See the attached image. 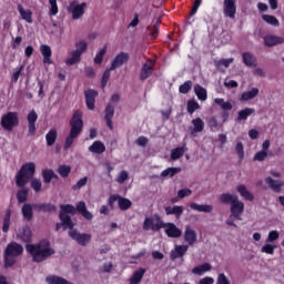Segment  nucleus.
<instances>
[{
    "label": "nucleus",
    "mask_w": 284,
    "mask_h": 284,
    "mask_svg": "<svg viewBox=\"0 0 284 284\" xmlns=\"http://www.w3.org/2000/svg\"><path fill=\"white\" fill-rule=\"evenodd\" d=\"M187 152V146L185 144L183 146L175 148L171 151V160L179 161Z\"/></svg>",
    "instance_id": "nucleus-34"
},
{
    "label": "nucleus",
    "mask_w": 284,
    "mask_h": 284,
    "mask_svg": "<svg viewBox=\"0 0 284 284\" xmlns=\"http://www.w3.org/2000/svg\"><path fill=\"white\" fill-rule=\"evenodd\" d=\"M70 172H72V168L69 165L62 164L58 168V174H60L62 179H68V176H70Z\"/></svg>",
    "instance_id": "nucleus-46"
},
{
    "label": "nucleus",
    "mask_w": 284,
    "mask_h": 284,
    "mask_svg": "<svg viewBox=\"0 0 284 284\" xmlns=\"http://www.w3.org/2000/svg\"><path fill=\"white\" fill-rule=\"evenodd\" d=\"M192 125H193V129L191 130L192 136H194V134H199V132H203V130H205V122L201 118L193 119Z\"/></svg>",
    "instance_id": "nucleus-24"
},
{
    "label": "nucleus",
    "mask_w": 284,
    "mask_h": 284,
    "mask_svg": "<svg viewBox=\"0 0 284 284\" xmlns=\"http://www.w3.org/2000/svg\"><path fill=\"white\" fill-rule=\"evenodd\" d=\"M39 119V114L37 111L31 110L27 115L28 121V136H34L37 134V121Z\"/></svg>",
    "instance_id": "nucleus-10"
},
{
    "label": "nucleus",
    "mask_w": 284,
    "mask_h": 284,
    "mask_svg": "<svg viewBox=\"0 0 284 284\" xmlns=\"http://www.w3.org/2000/svg\"><path fill=\"white\" fill-rule=\"evenodd\" d=\"M18 236L22 243H30L32 241V231L30 229H22Z\"/></svg>",
    "instance_id": "nucleus-43"
},
{
    "label": "nucleus",
    "mask_w": 284,
    "mask_h": 284,
    "mask_svg": "<svg viewBox=\"0 0 284 284\" xmlns=\"http://www.w3.org/2000/svg\"><path fill=\"white\" fill-rule=\"evenodd\" d=\"M145 268L140 267L136 270L133 275L129 280V284H139L141 281H143V276H145Z\"/></svg>",
    "instance_id": "nucleus-27"
},
{
    "label": "nucleus",
    "mask_w": 284,
    "mask_h": 284,
    "mask_svg": "<svg viewBox=\"0 0 284 284\" xmlns=\"http://www.w3.org/2000/svg\"><path fill=\"white\" fill-rule=\"evenodd\" d=\"M243 212H245V203L235 200L232 204H231V216H233L236 221H241V214H243Z\"/></svg>",
    "instance_id": "nucleus-14"
},
{
    "label": "nucleus",
    "mask_w": 284,
    "mask_h": 284,
    "mask_svg": "<svg viewBox=\"0 0 284 284\" xmlns=\"http://www.w3.org/2000/svg\"><path fill=\"white\" fill-rule=\"evenodd\" d=\"M252 114H256V109L254 108H245L237 112V121H247V118L252 116Z\"/></svg>",
    "instance_id": "nucleus-28"
},
{
    "label": "nucleus",
    "mask_w": 284,
    "mask_h": 284,
    "mask_svg": "<svg viewBox=\"0 0 284 284\" xmlns=\"http://www.w3.org/2000/svg\"><path fill=\"white\" fill-rule=\"evenodd\" d=\"M242 59H243V63L247 67V68H256V65H258L257 61H256V57H254V54L250 53V52H244L242 54Z\"/></svg>",
    "instance_id": "nucleus-26"
},
{
    "label": "nucleus",
    "mask_w": 284,
    "mask_h": 284,
    "mask_svg": "<svg viewBox=\"0 0 284 284\" xmlns=\"http://www.w3.org/2000/svg\"><path fill=\"white\" fill-rule=\"evenodd\" d=\"M200 108H201V105L199 104V102L196 100H189L186 103V110H187L189 114L196 112V110H199Z\"/></svg>",
    "instance_id": "nucleus-48"
},
{
    "label": "nucleus",
    "mask_w": 284,
    "mask_h": 284,
    "mask_svg": "<svg viewBox=\"0 0 284 284\" xmlns=\"http://www.w3.org/2000/svg\"><path fill=\"white\" fill-rule=\"evenodd\" d=\"M154 219L156 221V230L164 229V232L166 236H169V239H181L183 231H181V229H179L176 224L172 222H163V217H161V215L159 214H154Z\"/></svg>",
    "instance_id": "nucleus-5"
},
{
    "label": "nucleus",
    "mask_w": 284,
    "mask_h": 284,
    "mask_svg": "<svg viewBox=\"0 0 284 284\" xmlns=\"http://www.w3.org/2000/svg\"><path fill=\"white\" fill-rule=\"evenodd\" d=\"M18 203H26L28 201V189L19 190L17 193Z\"/></svg>",
    "instance_id": "nucleus-52"
},
{
    "label": "nucleus",
    "mask_w": 284,
    "mask_h": 284,
    "mask_svg": "<svg viewBox=\"0 0 284 284\" xmlns=\"http://www.w3.org/2000/svg\"><path fill=\"white\" fill-rule=\"evenodd\" d=\"M154 60H146V62L142 65V69L140 71V81H145L146 79H150L152 74H154Z\"/></svg>",
    "instance_id": "nucleus-11"
},
{
    "label": "nucleus",
    "mask_w": 284,
    "mask_h": 284,
    "mask_svg": "<svg viewBox=\"0 0 284 284\" xmlns=\"http://www.w3.org/2000/svg\"><path fill=\"white\" fill-rule=\"evenodd\" d=\"M192 195V190L190 189H182L178 191V197L180 199H185V196H191Z\"/></svg>",
    "instance_id": "nucleus-63"
},
{
    "label": "nucleus",
    "mask_w": 284,
    "mask_h": 284,
    "mask_svg": "<svg viewBox=\"0 0 284 284\" xmlns=\"http://www.w3.org/2000/svg\"><path fill=\"white\" fill-rule=\"evenodd\" d=\"M258 97V88H253L250 91H245L241 94L240 101H252V99H256Z\"/></svg>",
    "instance_id": "nucleus-29"
},
{
    "label": "nucleus",
    "mask_w": 284,
    "mask_h": 284,
    "mask_svg": "<svg viewBox=\"0 0 284 284\" xmlns=\"http://www.w3.org/2000/svg\"><path fill=\"white\" fill-rule=\"evenodd\" d=\"M190 207L194 210L195 212H205L206 214H210L214 207L210 204H196L191 203Z\"/></svg>",
    "instance_id": "nucleus-32"
},
{
    "label": "nucleus",
    "mask_w": 284,
    "mask_h": 284,
    "mask_svg": "<svg viewBox=\"0 0 284 284\" xmlns=\"http://www.w3.org/2000/svg\"><path fill=\"white\" fill-rule=\"evenodd\" d=\"M214 103L216 105H220L221 110H223L221 118L223 119V122L227 121L230 119V111L234 108L230 101L225 102V99L223 98H216L214 99Z\"/></svg>",
    "instance_id": "nucleus-9"
},
{
    "label": "nucleus",
    "mask_w": 284,
    "mask_h": 284,
    "mask_svg": "<svg viewBox=\"0 0 284 284\" xmlns=\"http://www.w3.org/2000/svg\"><path fill=\"white\" fill-rule=\"evenodd\" d=\"M88 50V42L84 40H81L75 43V52H80V54H83V52H87Z\"/></svg>",
    "instance_id": "nucleus-56"
},
{
    "label": "nucleus",
    "mask_w": 284,
    "mask_h": 284,
    "mask_svg": "<svg viewBox=\"0 0 284 284\" xmlns=\"http://www.w3.org/2000/svg\"><path fill=\"white\" fill-rule=\"evenodd\" d=\"M88 185V176L81 178L73 186L72 190L73 192H77L81 190V187H85Z\"/></svg>",
    "instance_id": "nucleus-55"
},
{
    "label": "nucleus",
    "mask_w": 284,
    "mask_h": 284,
    "mask_svg": "<svg viewBox=\"0 0 284 284\" xmlns=\"http://www.w3.org/2000/svg\"><path fill=\"white\" fill-rule=\"evenodd\" d=\"M37 172V165L34 162L24 163L16 175V184L18 187H26V184L30 179L34 176Z\"/></svg>",
    "instance_id": "nucleus-4"
},
{
    "label": "nucleus",
    "mask_w": 284,
    "mask_h": 284,
    "mask_svg": "<svg viewBox=\"0 0 284 284\" xmlns=\"http://www.w3.org/2000/svg\"><path fill=\"white\" fill-rule=\"evenodd\" d=\"M194 92L199 101H207V90H205L201 84L194 85Z\"/></svg>",
    "instance_id": "nucleus-37"
},
{
    "label": "nucleus",
    "mask_w": 284,
    "mask_h": 284,
    "mask_svg": "<svg viewBox=\"0 0 284 284\" xmlns=\"http://www.w3.org/2000/svg\"><path fill=\"white\" fill-rule=\"evenodd\" d=\"M40 52L43 57V63L52 65V49L48 44L40 45Z\"/></svg>",
    "instance_id": "nucleus-20"
},
{
    "label": "nucleus",
    "mask_w": 284,
    "mask_h": 284,
    "mask_svg": "<svg viewBox=\"0 0 284 284\" xmlns=\"http://www.w3.org/2000/svg\"><path fill=\"white\" fill-rule=\"evenodd\" d=\"M164 211L166 216L175 215V219H181L183 215L184 209L181 205H174V206H164Z\"/></svg>",
    "instance_id": "nucleus-21"
},
{
    "label": "nucleus",
    "mask_w": 284,
    "mask_h": 284,
    "mask_svg": "<svg viewBox=\"0 0 284 284\" xmlns=\"http://www.w3.org/2000/svg\"><path fill=\"white\" fill-rule=\"evenodd\" d=\"M10 216H12V213L8 211L6 213L4 220H3V225H2V232H8L10 230Z\"/></svg>",
    "instance_id": "nucleus-58"
},
{
    "label": "nucleus",
    "mask_w": 284,
    "mask_h": 284,
    "mask_svg": "<svg viewBox=\"0 0 284 284\" xmlns=\"http://www.w3.org/2000/svg\"><path fill=\"white\" fill-rule=\"evenodd\" d=\"M265 183L266 185H268L270 190L275 192V194H281V192H283V187H284L283 180H274L272 176H266Z\"/></svg>",
    "instance_id": "nucleus-16"
},
{
    "label": "nucleus",
    "mask_w": 284,
    "mask_h": 284,
    "mask_svg": "<svg viewBox=\"0 0 284 284\" xmlns=\"http://www.w3.org/2000/svg\"><path fill=\"white\" fill-rule=\"evenodd\" d=\"M130 61V54L128 52H120L115 55L113 59L110 70H116V68H121L122 65H125Z\"/></svg>",
    "instance_id": "nucleus-13"
},
{
    "label": "nucleus",
    "mask_w": 284,
    "mask_h": 284,
    "mask_svg": "<svg viewBox=\"0 0 284 284\" xmlns=\"http://www.w3.org/2000/svg\"><path fill=\"white\" fill-rule=\"evenodd\" d=\"M81 52L73 50L71 57L65 60L67 65H74L81 61Z\"/></svg>",
    "instance_id": "nucleus-42"
},
{
    "label": "nucleus",
    "mask_w": 284,
    "mask_h": 284,
    "mask_svg": "<svg viewBox=\"0 0 284 284\" xmlns=\"http://www.w3.org/2000/svg\"><path fill=\"white\" fill-rule=\"evenodd\" d=\"M89 152H92L93 154H103V152H105V144L101 141H95L89 146Z\"/></svg>",
    "instance_id": "nucleus-31"
},
{
    "label": "nucleus",
    "mask_w": 284,
    "mask_h": 284,
    "mask_svg": "<svg viewBox=\"0 0 284 284\" xmlns=\"http://www.w3.org/2000/svg\"><path fill=\"white\" fill-rule=\"evenodd\" d=\"M77 214V207L72 204H60V213L59 219L61 222L55 224V232L59 230H69V236L72 241H75L78 245L85 247L92 241V234L90 233H79L77 229H74V222L72 221L71 216ZM71 215V216H70Z\"/></svg>",
    "instance_id": "nucleus-1"
},
{
    "label": "nucleus",
    "mask_w": 284,
    "mask_h": 284,
    "mask_svg": "<svg viewBox=\"0 0 284 284\" xmlns=\"http://www.w3.org/2000/svg\"><path fill=\"white\" fill-rule=\"evenodd\" d=\"M26 250L32 256L33 263H43V261H48L50 256L55 254L48 240H42L37 244H27Z\"/></svg>",
    "instance_id": "nucleus-2"
},
{
    "label": "nucleus",
    "mask_w": 284,
    "mask_h": 284,
    "mask_svg": "<svg viewBox=\"0 0 284 284\" xmlns=\"http://www.w3.org/2000/svg\"><path fill=\"white\" fill-rule=\"evenodd\" d=\"M235 151L240 161H243V159H245V148L243 146V142L236 143Z\"/></svg>",
    "instance_id": "nucleus-54"
},
{
    "label": "nucleus",
    "mask_w": 284,
    "mask_h": 284,
    "mask_svg": "<svg viewBox=\"0 0 284 284\" xmlns=\"http://www.w3.org/2000/svg\"><path fill=\"white\" fill-rule=\"evenodd\" d=\"M50 10L49 16L50 17H57L59 14V4H57V0H49Z\"/></svg>",
    "instance_id": "nucleus-50"
},
{
    "label": "nucleus",
    "mask_w": 284,
    "mask_h": 284,
    "mask_svg": "<svg viewBox=\"0 0 284 284\" xmlns=\"http://www.w3.org/2000/svg\"><path fill=\"white\" fill-rule=\"evenodd\" d=\"M23 254V246L17 242H11L4 250V267H12L17 263V256Z\"/></svg>",
    "instance_id": "nucleus-6"
},
{
    "label": "nucleus",
    "mask_w": 284,
    "mask_h": 284,
    "mask_svg": "<svg viewBox=\"0 0 284 284\" xmlns=\"http://www.w3.org/2000/svg\"><path fill=\"white\" fill-rule=\"evenodd\" d=\"M105 52H108V49L104 47L97 53L94 58V63L97 65H101V63H103V57H105Z\"/></svg>",
    "instance_id": "nucleus-53"
},
{
    "label": "nucleus",
    "mask_w": 284,
    "mask_h": 284,
    "mask_svg": "<svg viewBox=\"0 0 284 284\" xmlns=\"http://www.w3.org/2000/svg\"><path fill=\"white\" fill-rule=\"evenodd\" d=\"M184 241L189 245H194L196 243V231H194L191 226H186L184 231Z\"/></svg>",
    "instance_id": "nucleus-25"
},
{
    "label": "nucleus",
    "mask_w": 284,
    "mask_h": 284,
    "mask_svg": "<svg viewBox=\"0 0 284 284\" xmlns=\"http://www.w3.org/2000/svg\"><path fill=\"white\" fill-rule=\"evenodd\" d=\"M265 159H267V152L266 151H260V152H256L254 158H253V161H265Z\"/></svg>",
    "instance_id": "nucleus-61"
},
{
    "label": "nucleus",
    "mask_w": 284,
    "mask_h": 284,
    "mask_svg": "<svg viewBox=\"0 0 284 284\" xmlns=\"http://www.w3.org/2000/svg\"><path fill=\"white\" fill-rule=\"evenodd\" d=\"M87 6L88 4L85 2H82L81 4H79V2H77V1L71 2L69 6V12H71L72 19H74V20L81 19L83 17V14H85Z\"/></svg>",
    "instance_id": "nucleus-8"
},
{
    "label": "nucleus",
    "mask_w": 284,
    "mask_h": 284,
    "mask_svg": "<svg viewBox=\"0 0 284 284\" xmlns=\"http://www.w3.org/2000/svg\"><path fill=\"white\" fill-rule=\"evenodd\" d=\"M154 221H156V219H154V215L153 217H145L143 222V230L145 231L152 230V232L161 231V229H156V222L154 224Z\"/></svg>",
    "instance_id": "nucleus-33"
},
{
    "label": "nucleus",
    "mask_w": 284,
    "mask_h": 284,
    "mask_svg": "<svg viewBox=\"0 0 284 284\" xmlns=\"http://www.w3.org/2000/svg\"><path fill=\"white\" fill-rule=\"evenodd\" d=\"M42 178L44 183H52V179H59V175L54 173L52 169H44L42 170Z\"/></svg>",
    "instance_id": "nucleus-39"
},
{
    "label": "nucleus",
    "mask_w": 284,
    "mask_h": 284,
    "mask_svg": "<svg viewBox=\"0 0 284 284\" xmlns=\"http://www.w3.org/2000/svg\"><path fill=\"white\" fill-rule=\"evenodd\" d=\"M190 246L187 245H175L174 251H171V261H176V258H183V255L187 253Z\"/></svg>",
    "instance_id": "nucleus-19"
},
{
    "label": "nucleus",
    "mask_w": 284,
    "mask_h": 284,
    "mask_svg": "<svg viewBox=\"0 0 284 284\" xmlns=\"http://www.w3.org/2000/svg\"><path fill=\"white\" fill-rule=\"evenodd\" d=\"M21 212L24 221H32L34 217V204H23Z\"/></svg>",
    "instance_id": "nucleus-22"
},
{
    "label": "nucleus",
    "mask_w": 284,
    "mask_h": 284,
    "mask_svg": "<svg viewBox=\"0 0 284 284\" xmlns=\"http://www.w3.org/2000/svg\"><path fill=\"white\" fill-rule=\"evenodd\" d=\"M212 271V264L210 263H204L202 265L193 267L192 272L193 274H196L197 276H203L205 272H211Z\"/></svg>",
    "instance_id": "nucleus-35"
},
{
    "label": "nucleus",
    "mask_w": 284,
    "mask_h": 284,
    "mask_svg": "<svg viewBox=\"0 0 284 284\" xmlns=\"http://www.w3.org/2000/svg\"><path fill=\"white\" fill-rule=\"evenodd\" d=\"M223 12L224 17L236 19V0H224Z\"/></svg>",
    "instance_id": "nucleus-12"
},
{
    "label": "nucleus",
    "mask_w": 284,
    "mask_h": 284,
    "mask_svg": "<svg viewBox=\"0 0 284 284\" xmlns=\"http://www.w3.org/2000/svg\"><path fill=\"white\" fill-rule=\"evenodd\" d=\"M128 179H130L128 171H121L116 178V183L123 184L125 181H128Z\"/></svg>",
    "instance_id": "nucleus-60"
},
{
    "label": "nucleus",
    "mask_w": 284,
    "mask_h": 284,
    "mask_svg": "<svg viewBox=\"0 0 284 284\" xmlns=\"http://www.w3.org/2000/svg\"><path fill=\"white\" fill-rule=\"evenodd\" d=\"M42 185L41 180L34 179L31 181V187L34 190V192H41Z\"/></svg>",
    "instance_id": "nucleus-62"
},
{
    "label": "nucleus",
    "mask_w": 284,
    "mask_h": 284,
    "mask_svg": "<svg viewBox=\"0 0 284 284\" xmlns=\"http://www.w3.org/2000/svg\"><path fill=\"white\" fill-rule=\"evenodd\" d=\"M239 199V195H232L230 193H222L220 195V203H223V205H231Z\"/></svg>",
    "instance_id": "nucleus-38"
},
{
    "label": "nucleus",
    "mask_w": 284,
    "mask_h": 284,
    "mask_svg": "<svg viewBox=\"0 0 284 284\" xmlns=\"http://www.w3.org/2000/svg\"><path fill=\"white\" fill-rule=\"evenodd\" d=\"M19 125V113L9 111L1 118V126L7 132H12Z\"/></svg>",
    "instance_id": "nucleus-7"
},
{
    "label": "nucleus",
    "mask_w": 284,
    "mask_h": 284,
    "mask_svg": "<svg viewBox=\"0 0 284 284\" xmlns=\"http://www.w3.org/2000/svg\"><path fill=\"white\" fill-rule=\"evenodd\" d=\"M18 12L23 21H27V23H32V11L26 10L23 9V6L18 4Z\"/></svg>",
    "instance_id": "nucleus-40"
},
{
    "label": "nucleus",
    "mask_w": 284,
    "mask_h": 284,
    "mask_svg": "<svg viewBox=\"0 0 284 284\" xmlns=\"http://www.w3.org/2000/svg\"><path fill=\"white\" fill-rule=\"evenodd\" d=\"M192 90V80L185 81L183 84L180 85L179 92L180 94H187Z\"/></svg>",
    "instance_id": "nucleus-51"
},
{
    "label": "nucleus",
    "mask_w": 284,
    "mask_h": 284,
    "mask_svg": "<svg viewBox=\"0 0 284 284\" xmlns=\"http://www.w3.org/2000/svg\"><path fill=\"white\" fill-rule=\"evenodd\" d=\"M181 172V168H168L164 171L161 172L162 179H166V176H174Z\"/></svg>",
    "instance_id": "nucleus-45"
},
{
    "label": "nucleus",
    "mask_w": 284,
    "mask_h": 284,
    "mask_svg": "<svg viewBox=\"0 0 284 284\" xmlns=\"http://www.w3.org/2000/svg\"><path fill=\"white\" fill-rule=\"evenodd\" d=\"M97 97H99V92L94 89H89L84 91V99H85L88 110H94L95 103H97Z\"/></svg>",
    "instance_id": "nucleus-15"
},
{
    "label": "nucleus",
    "mask_w": 284,
    "mask_h": 284,
    "mask_svg": "<svg viewBox=\"0 0 284 284\" xmlns=\"http://www.w3.org/2000/svg\"><path fill=\"white\" fill-rule=\"evenodd\" d=\"M274 250H276V245L270 244V242H267V244L263 245L261 248V252L263 254H274Z\"/></svg>",
    "instance_id": "nucleus-57"
},
{
    "label": "nucleus",
    "mask_w": 284,
    "mask_h": 284,
    "mask_svg": "<svg viewBox=\"0 0 284 284\" xmlns=\"http://www.w3.org/2000/svg\"><path fill=\"white\" fill-rule=\"evenodd\" d=\"M112 119H114V105L109 103L104 109V120L106 123V128H109L111 132L114 130V123L112 122Z\"/></svg>",
    "instance_id": "nucleus-17"
},
{
    "label": "nucleus",
    "mask_w": 284,
    "mask_h": 284,
    "mask_svg": "<svg viewBox=\"0 0 284 284\" xmlns=\"http://www.w3.org/2000/svg\"><path fill=\"white\" fill-rule=\"evenodd\" d=\"M278 236H281V233H278V231H271L266 239V243H274V241H278Z\"/></svg>",
    "instance_id": "nucleus-59"
},
{
    "label": "nucleus",
    "mask_w": 284,
    "mask_h": 284,
    "mask_svg": "<svg viewBox=\"0 0 284 284\" xmlns=\"http://www.w3.org/2000/svg\"><path fill=\"white\" fill-rule=\"evenodd\" d=\"M236 190L240 196H243L245 201H254V194L247 191V186H245V184L237 185Z\"/></svg>",
    "instance_id": "nucleus-30"
},
{
    "label": "nucleus",
    "mask_w": 284,
    "mask_h": 284,
    "mask_svg": "<svg viewBox=\"0 0 284 284\" xmlns=\"http://www.w3.org/2000/svg\"><path fill=\"white\" fill-rule=\"evenodd\" d=\"M234 63V58L221 59L215 61L216 68H230V64Z\"/></svg>",
    "instance_id": "nucleus-49"
},
{
    "label": "nucleus",
    "mask_w": 284,
    "mask_h": 284,
    "mask_svg": "<svg viewBox=\"0 0 284 284\" xmlns=\"http://www.w3.org/2000/svg\"><path fill=\"white\" fill-rule=\"evenodd\" d=\"M57 129H51L47 134H45V141L48 148H52L54 143H57Z\"/></svg>",
    "instance_id": "nucleus-41"
},
{
    "label": "nucleus",
    "mask_w": 284,
    "mask_h": 284,
    "mask_svg": "<svg viewBox=\"0 0 284 284\" xmlns=\"http://www.w3.org/2000/svg\"><path fill=\"white\" fill-rule=\"evenodd\" d=\"M161 26V20H158L153 27H148L146 30L150 31L151 39H156L159 37V28Z\"/></svg>",
    "instance_id": "nucleus-47"
},
{
    "label": "nucleus",
    "mask_w": 284,
    "mask_h": 284,
    "mask_svg": "<svg viewBox=\"0 0 284 284\" xmlns=\"http://www.w3.org/2000/svg\"><path fill=\"white\" fill-rule=\"evenodd\" d=\"M33 210L36 212H57V205L52 203H38L33 204Z\"/></svg>",
    "instance_id": "nucleus-23"
},
{
    "label": "nucleus",
    "mask_w": 284,
    "mask_h": 284,
    "mask_svg": "<svg viewBox=\"0 0 284 284\" xmlns=\"http://www.w3.org/2000/svg\"><path fill=\"white\" fill-rule=\"evenodd\" d=\"M118 205L122 212H125L132 207V201H130L128 197L118 195Z\"/></svg>",
    "instance_id": "nucleus-36"
},
{
    "label": "nucleus",
    "mask_w": 284,
    "mask_h": 284,
    "mask_svg": "<svg viewBox=\"0 0 284 284\" xmlns=\"http://www.w3.org/2000/svg\"><path fill=\"white\" fill-rule=\"evenodd\" d=\"M70 132L64 142V150H70L74 143V139H79L83 132V112L75 110L69 121Z\"/></svg>",
    "instance_id": "nucleus-3"
},
{
    "label": "nucleus",
    "mask_w": 284,
    "mask_h": 284,
    "mask_svg": "<svg viewBox=\"0 0 284 284\" xmlns=\"http://www.w3.org/2000/svg\"><path fill=\"white\" fill-rule=\"evenodd\" d=\"M217 284H231L230 280H227V276H225V273H220L219 274Z\"/></svg>",
    "instance_id": "nucleus-64"
},
{
    "label": "nucleus",
    "mask_w": 284,
    "mask_h": 284,
    "mask_svg": "<svg viewBox=\"0 0 284 284\" xmlns=\"http://www.w3.org/2000/svg\"><path fill=\"white\" fill-rule=\"evenodd\" d=\"M262 19L265 23H268V26H274V28H278V26H281V22H278V19L274 16L263 14Z\"/></svg>",
    "instance_id": "nucleus-44"
},
{
    "label": "nucleus",
    "mask_w": 284,
    "mask_h": 284,
    "mask_svg": "<svg viewBox=\"0 0 284 284\" xmlns=\"http://www.w3.org/2000/svg\"><path fill=\"white\" fill-rule=\"evenodd\" d=\"M284 38L274 36V34H267L264 37V45L267 48H274L275 45H283Z\"/></svg>",
    "instance_id": "nucleus-18"
}]
</instances>
